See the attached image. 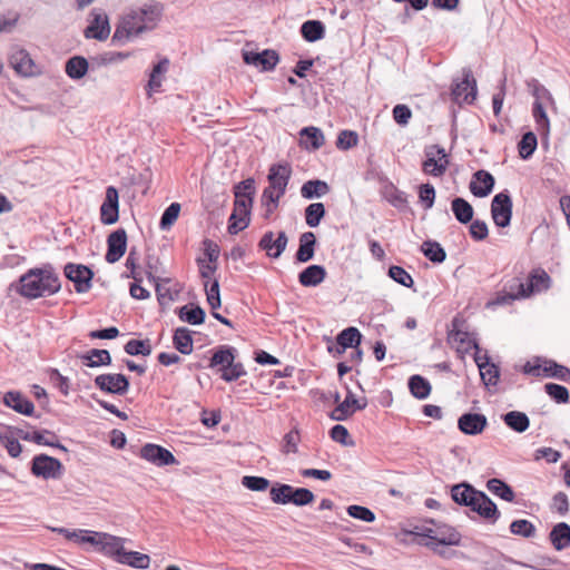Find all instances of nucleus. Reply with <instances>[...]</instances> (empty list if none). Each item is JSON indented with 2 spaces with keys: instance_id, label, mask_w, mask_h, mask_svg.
Here are the masks:
<instances>
[{
  "instance_id": "1",
  "label": "nucleus",
  "mask_w": 570,
  "mask_h": 570,
  "mask_svg": "<svg viewBox=\"0 0 570 570\" xmlns=\"http://www.w3.org/2000/svg\"><path fill=\"white\" fill-rule=\"evenodd\" d=\"M61 283L51 265L31 268L19 277L16 291L27 298H38L58 293Z\"/></svg>"
},
{
  "instance_id": "2",
  "label": "nucleus",
  "mask_w": 570,
  "mask_h": 570,
  "mask_svg": "<svg viewBox=\"0 0 570 570\" xmlns=\"http://www.w3.org/2000/svg\"><path fill=\"white\" fill-rule=\"evenodd\" d=\"M62 463L48 454H37L31 460L30 471L31 473L43 480H58L63 474Z\"/></svg>"
},
{
  "instance_id": "3",
  "label": "nucleus",
  "mask_w": 570,
  "mask_h": 570,
  "mask_svg": "<svg viewBox=\"0 0 570 570\" xmlns=\"http://www.w3.org/2000/svg\"><path fill=\"white\" fill-rule=\"evenodd\" d=\"M424 155L423 173L434 177L443 176L450 163L445 149L439 145H430L424 148Z\"/></svg>"
},
{
  "instance_id": "4",
  "label": "nucleus",
  "mask_w": 570,
  "mask_h": 570,
  "mask_svg": "<svg viewBox=\"0 0 570 570\" xmlns=\"http://www.w3.org/2000/svg\"><path fill=\"white\" fill-rule=\"evenodd\" d=\"M136 13H126L116 26L111 38L112 45H125L130 38L149 31L148 24L137 23Z\"/></svg>"
},
{
  "instance_id": "5",
  "label": "nucleus",
  "mask_w": 570,
  "mask_h": 570,
  "mask_svg": "<svg viewBox=\"0 0 570 570\" xmlns=\"http://www.w3.org/2000/svg\"><path fill=\"white\" fill-rule=\"evenodd\" d=\"M512 199L508 190L497 194L491 203V216L498 227H508L512 218Z\"/></svg>"
},
{
  "instance_id": "6",
  "label": "nucleus",
  "mask_w": 570,
  "mask_h": 570,
  "mask_svg": "<svg viewBox=\"0 0 570 570\" xmlns=\"http://www.w3.org/2000/svg\"><path fill=\"white\" fill-rule=\"evenodd\" d=\"M65 276L73 283L75 289L79 294L90 291L94 272L86 265L68 263L63 268Z\"/></svg>"
},
{
  "instance_id": "7",
  "label": "nucleus",
  "mask_w": 570,
  "mask_h": 570,
  "mask_svg": "<svg viewBox=\"0 0 570 570\" xmlns=\"http://www.w3.org/2000/svg\"><path fill=\"white\" fill-rule=\"evenodd\" d=\"M95 385L108 394L125 395L130 386L129 380L125 374H100L95 377Z\"/></svg>"
},
{
  "instance_id": "8",
  "label": "nucleus",
  "mask_w": 570,
  "mask_h": 570,
  "mask_svg": "<svg viewBox=\"0 0 570 570\" xmlns=\"http://www.w3.org/2000/svg\"><path fill=\"white\" fill-rule=\"evenodd\" d=\"M462 76L461 81L453 83L452 98L459 104H471L476 96V82L470 69H463Z\"/></svg>"
},
{
  "instance_id": "9",
  "label": "nucleus",
  "mask_w": 570,
  "mask_h": 570,
  "mask_svg": "<svg viewBox=\"0 0 570 570\" xmlns=\"http://www.w3.org/2000/svg\"><path fill=\"white\" fill-rule=\"evenodd\" d=\"M288 244V237L284 230H281L275 238L272 230L266 232L258 242V248L266 253V256L277 259L284 253Z\"/></svg>"
},
{
  "instance_id": "10",
  "label": "nucleus",
  "mask_w": 570,
  "mask_h": 570,
  "mask_svg": "<svg viewBox=\"0 0 570 570\" xmlns=\"http://www.w3.org/2000/svg\"><path fill=\"white\" fill-rule=\"evenodd\" d=\"M119 219V194L116 187L106 188L105 199L100 206V222L104 225H112Z\"/></svg>"
},
{
  "instance_id": "11",
  "label": "nucleus",
  "mask_w": 570,
  "mask_h": 570,
  "mask_svg": "<svg viewBox=\"0 0 570 570\" xmlns=\"http://www.w3.org/2000/svg\"><path fill=\"white\" fill-rule=\"evenodd\" d=\"M367 406V400L356 399L354 393L347 389V394L345 400L337 404V406L331 412L330 417L334 421H345L351 415L354 414L355 411L364 410Z\"/></svg>"
},
{
  "instance_id": "12",
  "label": "nucleus",
  "mask_w": 570,
  "mask_h": 570,
  "mask_svg": "<svg viewBox=\"0 0 570 570\" xmlns=\"http://www.w3.org/2000/svg\"><path fill=\"white\" fill-rule=\"evenodd\" d=\"M140 458L157 466H166L177 463L175 455L169 450L154 443H146L141 446Z\"/></svg>"
},
{
  "instance_id": "13",
  "label": "nucleus",
  "mask_w": 570,
  "mask_h": 570,
  "mask_svg": "<svg viewBox=\"0 0 570 570\" xmlns=\"http://www.w3.org/2000/svg\"><path fill=\"white\" fill-rule=\"evenodd\" d=\"M243 59L246 65L259 68L261 71H272L279 61V55L273 49L262 52L244 51Z\"/></svg>"
},
{
  "instance_id": "14",
  "label": "nucleus",
  "mask_w": 570,
  "mask_h": 570,
  "mask_svg": "<svg viewBox=\"0 0 570 570\" xmlns=\"http://www.w3.org/2000/svg\"><path fill=\"white\" fill-rule=\"evenodd\" d=\"M13 433H16L21 440L23 441H30L38 445H47L57 448L61 451L67 452V448L59 443L58 436L55 432L49 430H41V431H35V432H28L22 429H13Z\"/></svg>"
},
{
  "instance_id": "15",
  "label": "nucleus",
  "mask_w": 570,
  "mask_h": 570,
  "mask_svg": "<svg viewBox=\"0 0 570 570\" xmlns=\"http://www.w3.org/2000/svg\"><path fill=\"white\" fill-rule=\"evenodd\" d=\"M126 249L127 233L124 228H118L108 235L105 258L109 264L117 263L125 255Z\"/></svg>"
},
{
  "instance_id": "16",
  "label": "nucleus",
  "mask_w": 570,
  "mask_h": 570,
  "mask_svg": "<svg viewBox=\"0 0 570 570\" xmlns=\"http://www.w3.org/2000/svg\"><path fill=\"white\" fill-rule=\"evenodd\" d=\"M460 542L461 534L459 531L448 524H440L433 528L431 541L420 543L435 551V544L459 546Z\"/></svg>"
},
{
  "instance_id": "17",
  "label": "nucleus",
  "mask_w": 570,
  "mask_h": 570,
  "mask_svg": "<svg viewBox=\"0 0 570 570\" xmlns=\"http://www.w3.org/2000/svg\"><path fill=\"white\" fill-rule=\"evenodd\" d=\"M291 176L292 168L287 163L273 164L267 176L268 187L277 189L279 194H285Z\"/></svg>"
},
{
  "instance_id": "18",
  "label": "nucleus",
  "mask_w": 570,
  "mask_h": 570,
  "mask_svg": "<svg viewBox=\"0 0 570 570\" xmlns=\"http://www.w3.org/2000/svg\"><path fill=\"white\" fill-rule=\"evenodd\" d=\"M487 426L488 419L481 413H463L458 420V428L465 435L481 434Z\"/></svg>"
},
{
  "instance_id": "19",
  "label": "nucleus",
  "mask_w": 570,
  "mask_h": 570,
  "mask_svg": "<svg viewBox=\"0 0 570 570\" xmlns=\"http://www.w3.org/2000/svg\"><path fill=\"white\" fill-rule=\"evenodd\" d=\"M94 20L85 29L83 35L87 39L94 38L99 41L108 39L110 33V24L107 14L92 10Z\"/></svg>"
},
{
  "instance_id": "20",
  "label": "nucleus",
  "mask_w": 570,
  "mask_h": 570,
  "mask_svg": "<svg viewBox=\"0 0 570 570\" xmlns=\"http://www.w3.org/2000/svg\"><path fill=\"white\" fill-rule=\"evenodd\" d=\"M474 504H471V510L476 512L481 518L495 522L500 512L497 504L483 491H479L475 495Z\"/></svg>"
},
{
  "instance_id": "21",
  "label": "nucleus",
  "mask_w": 570,
  "mask_h": 570,
  "mask_svg": "<svg viewBox=\"0 0 570 570\" xmlns=\"http://www.w3.org/2000/svg\"><path fill=\"white\" fill-rule=\"evenodd\" d=\"M3 404L19 414L31 416L35 412L33 403L20 391H9L3 395Z\"/></svg>"
},
{
  "instance_id": "22",
  "label": "nucleus",
  "mask_w": 570,
  "mask_h": 570,
  "mask_svg": "<svg viewBox=\"0 0 570 570\" xmlns=\"http://www.w3.org/2000/svg\"><path fill=\"white\" fill-rule=\"evenodd\" d=\"M495 184L494 177L487 170L480 169L473 174L470 190L475 197H487Z\"/></svg>"
},
{
  "instance_id": "23",
  "label": "nucleus",
  "mask_w": 570,
  "mask_h": 570,
  "mask_svg": "<svg viewBox=\"0 0 570 570\" xmlns=\"http://www.w3.org/2000/svg\"><path fill=\"white\" fill-rule=\"evenodd\" d=\"M10 65L21 76L28 77L37 73V67L24 49H19L10 56Z\"/></svg>"
},
{
  "instance_id": "24",
  "label": "nucleus",
  "mask_w": 570,
  "mask_h": 570,
  "mask_svg": "<svg viewBox=\"0 0 570 570\" xmlns=\"http://www.w3.org/2000/svg\"><path fill=\"white\" fill-rule=\"evenodd\" d=\"M316 243V236L313 232H305L301 234L295 259L299 263H307L313 259L315 255Z\"/></svg>"
},
{
  "instance_id": "25",
  "label": "nucleus",
  "mask_w": 570,
  "mask_h": 570,
  "mask_svg": "<svg viewBox=\"0 0 570 570\" xmlns=\"http://www.w3.org/2000/svg\"><path fill=\"white\" fill-rule=\"evenodd\" d=\"M478 492L479 490L470 483L462 482L451 488V498L456 504L471 508V504H474L473 500H475Z\"/></svg>"
},
{
  "instance_id": "26",
  "label": "nucleus",
  "mask_w": 570,
  "mask_h": 570,
  "mask_svg": "<svg viewBox=\"0 0 570 570\" xmlns=\"http://www.w3.org/2000/svg\"><path fill=\"white\" fill-rule=\"evenodd\" d=\"M326 269L322 265H309L298 274V282L304 287H315L326 278Z\"/></svg>"
},
{
  "instance_id": "27",
  "label": "nucleus",
  "mask_w": 570,
  "mask_h": 570,
  "mask_svg": "<svg viewBox=\"0 0 570 570\" xmlns=\"http://www.w3.org/2000/svg\"><path fill=\"white\" fill-rule=\"evenodd\" d=\"M100 538V550L106 554L111 557L115 561L118 562L120 559V554L124 552V542L125 539L111 535L109 533H101Z\"/></svg>"
},
{
  "instance_id": "28",
  "label": "nucleus",
  "mask_w": 570,
  "mask_h": 570,
  "mask_svg": "<svg viewBox=\"0 0 570 570\" xmlns=\"http://www.w3.org/2000/svg\"><path fill=\"white\" fill-rule=\"evenodd\" d=\"M549 540L557 551L570 547V525L567 522H559L551 529Z\"/></svg>"
},
{
  "instance_id": "29",
  "label": "nucleus",
  "mask_w": 570,
  "mask_h": 570,
  "mask_svg": "<svg viewBox=\"0 0 570 570\" xmlns=\"http://www.w3.org/2000/svg\"><path fill=\"white\" fill-rule=\"evenodd\" d=\"M236 348L229 345H220L218 346L210 357L209 367L220 366V371L226 368L228 365L236 358Z\"/></svg>"
},
{
  "instance_id": "30",
  "label": "nucleus",
  "mask_w": 570,
  "mask_h": 570,
  "mask_svg": "<svg viewBox=\"0 0 570 570\" xmlns=\"http://www.w3.org/2000/svg\"><path fill=\"white\" fill-rule=\"evenodd\" d=\"M138 10L140 11L139 16L145 19L142 24H148L149 30H153L163 16L164 6L158 1L151 0L138 8Z\"/></svg>"
},
{
  "instance_id": "31",
  "label": "nucleus",
  "mask_w": 570,
  "mask_h": 570,
  "mask_svg": "<svg viewBox=\"0 0 570 570\" xmlns=\"http://www.w3.org/2000/svg\"><path fill=\"white\" fill-rule=\"evenodd\" d=\"M330 185L321 179H309L301 187V196L305 199L321 198L330 193Z\"/></svg>"
},
{
  "instance_id": "32",
  "label": "nucleus",
  "mask_w": 570,
  "mask_h": 570,
  "mask_svg": "<svg viewBox=\"0 0 570 570\" xmlns=\"http://www.w3.org/2000/svg\"><path fill=\"white\" fill-rule=\"evenodd\" d=\"M502 421L512 431L517 433L525 432L530 426L529 416L521 411H510L502 415Z\"/></svg>"
},
{
  "instance_id": "33",
  "label": "nucleus",
  "mask_w": 570,
  "mask_h": 570,
  "mask_svg": "<svg viewBox=\"0 0 570 570\" xmlns=\"http://www.w3.org/2000/svg\"><path fill=\"white\" fill-rule=\"evenodd\" d=\"M146 275L149 282L161 281L169 283L170 278H161L160 276L166 273L165 266L157 255L148 254L145 261Z\"/></svg>"
},
{
  "instance_id": "34",
  "label": "nucleus",
  "mask_w": 570,
  "mask_h": 570,
  "mask_svg": "<svg viewBox=\"0 0 570 570\" xmlns=\"http://www.w3.org/2000/svg\"><path fill=\"white\" fill-rule=\"evenodd\" d=\"M88 367H99L111 364V356L107 350L92 348L78 356Z\"/></svg>"
},
{
  "instance_id": "35",
  "label": "nucleus",
  "mask_w": 570,
  "mask_h": 570,
  "mask_svg": "<svg viewBox=\"0 0 570 570\" xmlns=\"http://www.w3.org/2000/svg\"><path fill=\"white\" fill-rule=\"evenodd\" d=\"M180 321L190 325H200L205 322L206 313L199 305L187 304L181 306L178 312Z\"/></svg>"
},
{
  "instance_id": "36",
  "label": "nucleus",
  "mask_w": 570,
  "mask_h": 570,
  "mask_svg": "<svg viewBox=\"0 0 570 570\" xmlns=\"http://www.w3.org/2000/svg\"><path fill=\"white\" fill-rule=\"evenodd\" d=\"M550 283H551V278L544 269H542V268L533 269L529 274V278H528V283H527V289H528L529 296L531 294H533L534 292L548 289L550 287Z\"/></svg>"
},
{
  "instance_id": "37",
  "label": "nucleus",
  "mask_w": 570,
  "mask_h": 570,
  "mask_svg": "<svg viewBox=\"0 0 570 570\" xmlns=\"http://www.w3.org/2000/svg\"><path fill=\"white\" fill-rule=\"evenodd\" d=\"M451 209L454 217L461 224H468L473 218V207L471 204L462 197H455L451 203Z\"/></svg>"
},
{
  "instance_id": "38",
  "label": "nucleus",
  "mask_w": 570,
  "mask_h": 570,
  "mask_svg": "<svg viewBox=\"0 0 570 570\" xmlns=\"http://www.w3.org/2000/svg\"><path fill=\"white\" fill-rule=\"evenodd\" d=\"M89 63L82 56H73L66 62L65 71L73 80L81 79L88 71Z\"/></svg>"
},
{
  "instance_id": "39",
  "label": "nucleus",
  "mask_w": 570,
  "mask_h": 570,
  "mask_svg": "<svg viewBox=\"0 0 570 570\" xmlns=\"http://www.w3.org/2000/svg\"><path fill=\"white\" fill-rule=\"evenodd\" d=\"M301 35L308 42L318 41L325 36V26L320 20H307L301 26Z\"/></svg>"
},
{
  "instance_id": "40",
  "label": "nucleus",
  "mask_w": 570,
  "mask_h": 570,
  "mask_svg": "<svg viewBox=\"0 0 570 570\" xmlns=\"http://www.w3.org/2000/svg\"><path fill=\"white\" fill-rule=\"evenodd\" d=\"M173 344L181 354H190L194 347L191 332L187 327L176 328L173 335Z\"/></svg>"
},
{
  "instance_id": "41",
  "label": "nucleus",
  "mask_w": 570,
  "mask_h": 570,
  "mask_svg": "<svg viewBox=\"0 0 570 570\" xmlns=\"http://www.w3.org/2000/svg\"><path fill=\"white\" fill-rule=\"evenodd\" d=\"M13 429L18 428L7 426V432L0 433V444L6 448L8 454L11 458H18L22 452V446L18 441V439L20 438L16 433H13Z\"/></svg>"
},
{
  "instance_id": "42",
  "label": "nucleus",
  "mask_w": 570,
  "mask_h": 570,
  "mask_svg": "<svg viewBox=\"0 0 570 570\" xmlns=\"http://www.w3.org/2000/svg\"><path fill=\"white\" fill-rule=\"evenodd\" d=\"M362 334L356 327H347L340 332L336 336V344L342 346V350L350 347L356 348L361 344Z\"/></svg>"
},
{
  "instance_id": "43",
  "label": "nucleus",
  "mask_w": 570,
  "mask_h": 570,
  "mask_svg": "<svg viewBox=\"0 0 570 570\" xmlns=\"http://www.w3.org/2000/svg\"><path fill=\"white\" fill-rule=\"evenodd\" d=\"M118 563L130 566L136 569H147L150 563V558L148 554L137 551H127L125 549L120 554V559H118Z\"/></svg>"
},
{
  "instance_id": "44",
  "label": "nucleus",
  "mask_w": 570,
  "mask_h": 570,
  "mask_svg": "<svg viewBox=\"0 0 570 570\" xmlns=\"http://www.w3.org/2000/svg\"><path fill=\"white\" fill-rule=\"evenodd\" d=\"M299 135L304 139L306 148L317 150L325 144L324 135L317 127H304Z\"/></svg>"
},
{
  "instance_id": "45",
  "label": "nucleus",
  "mask_w": 570,
  "mask_h": 570,
  "mask_svg": "<svg viewBox=\"0 0 570 570\" xmlns=\"http://www.w3.org/2000/svg\"><path fill=\"white\" fill-rule=\"evenodd\" d=\"M409 389L411 394L417 400L426 399L431 393L430 382L421 375H412L409 379Z\"/></svg>"
},
{
  "instance_id": "46",
  "label": "nucleus",
  "mask_w": 570,
  "mask_h": 570,
  "mask_svg": "<svg viewBox=\"0 0 570 570\" xmlns=\"http://www.w3.org/2000/svg\"><path fill=\"white\" fill-rule=\"evenodd\" d=\"M285 194H279L277 189L266 187L261 197L262 206L265 208V218H268L278 207L279 199Z\"/></svg>"
},
{
  "instance_id": "47",
  "label": "nucleus",
  "mask_w": 570,
  "mask_h": 570,
  "mask_svg": "<svg viewBox=\"0 0 570 570\" xmlns=\"http://www.w3.org/2000/svg\"><path fill=\"white\" fill-rule=\"evenodd\" d=\"M421 250L428 259L435 264H441L446 258L444 248L435 240L429 239L423 242Z\"/></svg>"
},
{
  "instance_id": "48",
  "label": "nucleus",
  "mask_w": 570,
  "mask_h": 570,
  "mask_svg": "<svg viewBox=\"0 0 570 570\" xmlns=\"http://www.w3.org/2000/svg\"><path fill=\"white\" fill-rule=\"evenodd\" d=\"M487 489L494 495L504 501L512 502L514 500V492L512 488L504 481L493 478L487 482Z\"/></svg>"
},
{
  "instance_id": "49",
  "label": "nucleus",
  "mask_w": 570,
  "mask_h": 570,
  "mask_svg": "<svg viewBox=\"0 0 570 570\" xmlns=\"http://www.w3.org/2000/svg\"><path fill=\"white\" fill-rule=\"evenodd\" d=\"M480 375L487 386H495L499 381L500 371L499 367L490 362L488 354H484V363L480 365Z\"/></svg>"
},
{
  "instance_id": "50",
  "label": "nucleus",
  "mask_w": 570,
  "mask_h": 570,
  "mask_svg": "<svg viewBox=\"0 0 570 570\" xmlns=\"http://www.w3.org/2000/svg\"><path fill=\"white\" fill-rule=\"evenodd\" d=\"M325 214L326 210L324 204H309L304 212L306 225L312 228L317 227L321 224L322 219L325 217Z\"/></svg>"
},
{
  "instance_id": "51",
  "label": "nucleus",
  "mask_w": 570,
  "mask_h": 570,
  "mask_svg": "<svg viewBox=\"0 0 570 570\" xmlns=\"http://www.w3.org/2000/svg\"><path fill=\"white\" fill-rule=\"evenodd\" d=\"M538 146L537 136L532 131L523 134L521 140L518 142L519 156L522 159H529L535 151Z\"/></svg>"
},
{
  "instance_id": "52",
  "label": "nucleus",
  "mask_w": 570,
  "mask_h": 570,
  "mask_svg": "<svg viewBox=\"0 0 570 570\" xmlns=\"http://www.w3.org/2000/svg\"><path fill=\"white\" fill-rule=\"evenodd\" d=\"M124 351L131 356L142 355V356H149L153 352L150 341L148 338L146 340H130L128 341L125 346Z\"/></svg>"
},
{
  "instance_id": "53",
  "label": "nucleus",
  "mask_w": 570,
  "mask_h": 570,
  "mask_svg": "<svg viewBox=\"0 0 570 570\" xmlns=\"http://www.w3.org/2000/svg\"><path fill=\"white\" fill-rule=\"evenodd\" d=\"M292 485L285 483H275L271 490V500L276 504H288L292 500Z\"/></svg>"
},
{
  "instance_id": "54",
  "label": "nucleus",
  "mask_w": 570,
  "mask_h": 570,
  "mask_svg": "<svg viewBox=\"0 0 570 570\" xmlns=\"http://www.w3.org/2000/svg\"><path fill=\"white\" fill-rule=\"evenodd\" d=\"M512 534L523 538H533L535 535V527L532 522L525 519L514 520L510 524Z\"/></svg>"
},
{
  "instance_id": "55",
  "label": "nucleus",
  "mask_w": 570,
  "mask_h": 570,
  "mask_svg": "<svg viewBox=\"0 0 570 570\" xmlns=\"http://www.w3.org/2000/svg\"><path fill=\"white\" fill-rule=\"evenodd\" d=\"M169 60L167 58L160 59L153 68L149 77L148 87L150 90H157L161 86L160 76L168 70Z\"/></svg>"
},
{
  "instance_id": "56",
  "label": "nucleus",
  "mask_w": 570,
  "mask_h": 570,
  "mask_svg": "<svg viewBox=\"0 0 570 570\" xmlns=\"http://www.w3.org/2000/svg\"><path fill=\"white\" fill-rule=\"evenodd\" d=\"M387 275L397 284L407 287L413 288L414 281L412 276L401 266L392 265L389 268Z\"/></svg>"
},
{
  "instance_id": "57",
  "label": "nucleus",
  "mask_w": 570,
  "mask_h": 570,
  "mask_svg": "<svg viewBox=\"0 0 570 570\" xmlns=\"http://www.w3.org/2000/svg\"><path fill=\"white\" fill-rule=\"evenodd\" d=\"M180 213V204L171 203L163 213L159 222V227L161 230L169 229L174 223L177 220Z\"/></svg>"
},
{
  "instance_id": "58",
  "label": "nucleus",
  "mask_w": 570,
  "mask_h": 570,
  "mask_svg": "<svg viewBox=\"0 0 570 570\" xmlns=\"http://www.w3.org/2000/svg\"><path fill=\"white\" fill-rule=\"evenodd\" d=\"M544 391L557 403L561 404L570 402L569 391L563 385L556 383H547L544 385Z\"/></svg>"
},
{
  "instance_id": "59",
  "label": "nucleus",
  "mask_w": 570,
  "mask_h": 570,
  "mask_svg": "<svg viewBox=\"0 0 570 570\" xmlns=\"http://www.w3.org/2000/svg\"><path fill=\"white\" fill-rule=\"evenodd\" d=\"M292 500L291 503L297 507H304L311 504L315 500L314 493L306 488H294L292 487Z\"/></svg>"
},
{
  "instance_id": "60",
  "label": "nucleus",
  "mask_w": 570,
  "mask_h": 570,
  "mask_svg": "<svg viewBox=\"0 0 570 570\" xmlns=\"http://www.w3.org/2000/svg\"><path fill=\"white\" fill-rule=\"evenodd\" d=\"M504 291L508 293H512L517 295L518 299L529 297V293L527 289V283H523L520 277H513L504 283Z\"/></svg>"
},
{
  "instance_id": "61",
  "label": "nucleus",
  "mask_w": 570,
  "mask_h": 570,
  "mask_svg": "<svg viewBox=\"0 0 570 570\" xmlns=\"http://www.w3.org/2000/svg\"><path fill=\"white\" fill-rule=\"evenodd\" d=\"M543 371L548 376L556 377L564 382L570 380V368L553 361L548 362Z\"/></svg>"
},
{
  "instance_id": "62",
  "label": "nucleus",
  "mask_w": 570,
  "mask_h": 570,
  "mask_svg": "<svg viewBox=\"0 0 570 570\" xmlns=\"http://www.w3.org/2000/svg\"><path fill=\"white\" fill-rule=\"evenodd\" d=\"M204 287L206 291L207 303L214 312L215 309L220 307V304H222L220 293H219V282L217 279H214V282L210 284V286H208L207 282H204Z\"/></svg>"
},
{
  "instance_id": "63",
  "label": "nucleus",
  "mask_w": 570,
  "mask_h": 570,
  "mask_svg": "<svg viewBox=\"0 0 570 570\" xmlns=\"http://www.w3.org/2000/svg\"><path fill=\"white\" fill-rule=\"evenodd\" d=\"M242 484L248 490L262 492L268 489L269 480L264 476L245 475L242 479Z\"/></svg>"
},
{
  "instance_id": "64",
  "label": "nucleus",
  "mask_w": 570,
  "mask_h": 570,
  "mask_svg": "<svg viewBox=\"0 0 570 570\" xmlns=\"http://www.w3.org/2000/svg\"><path fill=\"white\" fill-rule=\"evenodd\" d=\"M346 511H347V514L354 519H357V520H361V521H364L367 523L375 521L374 512L366 507L353 504V505H350Z\"/></svg>"
}]
</instances>
